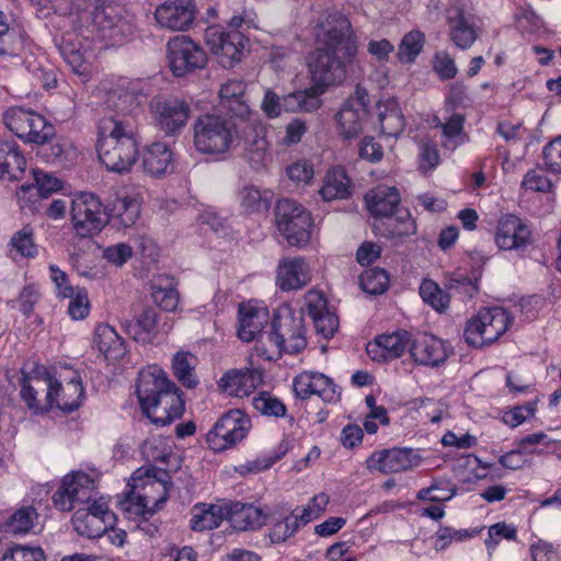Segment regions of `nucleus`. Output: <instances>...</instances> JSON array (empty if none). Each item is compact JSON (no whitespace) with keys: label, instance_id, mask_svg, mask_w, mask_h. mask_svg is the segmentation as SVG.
Returning a JSON list of instances; mask_svg holds the SVG:
<instances>
[{"label":"nucleus","instance_id":"f257e3e1","mask_svg":"<svg viewBox=\"0 0 561 561\" xmlns=\"http://www.w3.org/2000/svg\"><path fill=\"white\" fill-rule=\"evenodd\" d=\"M316 48L309 70L313 85L282 96L284 112H312L320 107V95L329 85L345 81L352 71L358 41L351 21L340 12H327L314 27Z\"/></svg>","mask_w":561,"mask_h":561},{"label":"nucleus","instance_id":"f03ea898","mask_svg":"<svg viewBox=\"0 0 561 561\" xmlns=\"http://www.w3.org/2000/svg\"><path fill=\"white\" fill-rule=\"evenodd\" d=\"M265 129H255L242 121L219 114H203L193 124V144L205 154H220L232 146H243L242 157L253 170H262L271 161Z\"/></svg>","mask_w":561,"mask_h":561},{"label":"nucleus","instance_id":"7ed1b4c3","mask_svg":"<svg viewBox=\"0 0 561 561\" xmlns=\"http://www.w3.org/2000/svg\"><path fill=\"white\" fill-rule=\"evenodd\" d=\"M133 117L101 118L98 126L96 151L99 160L111 172H130L139 158Z\"/></svg>","mask_w":561,"mask_h":561},{"label":"nucleus","instance_id":"20e7f679","mask_svg":"<svg viewBox=\"0 0 561 561\" xmlns=\"http://www.w3.org/2000/svg\"><path fill=\"white\" fill-rule=\"evenodd\" d=\"M136 393L141 410L157 425L171 424L183 415L182 392L161 368L140 371Z\"/></svg>","mask_w":561,"mask_h":561},{"label":"nucleus","instance_id":"39448f33","mask_svg":"<svg viewBox=\"0 0 561 561\" xmlns=\"http://www.w3.org/2000/svg\"><path fill=\"white\" fill-rule=\"evenodd\" d=\"M77 12L88 11L92 23L99 30L103 39L114 45L123 44L131 38L136 32L135 15L123 7L106 2L105 0H68Z\"/></svg>","mask_w":561,"mask_h":561},{"label":"nucleus","instance_id":"423d86ee","mask_svg":"<svg viewBox=\"0 0 561 561\" xmlns=\"http://www.w3.org/2000/svg\"><path fill=\"white\" fill-rule=\"evenodd\" d=\"M157 473L158 470L150 467H141L133 473L128 483L131 491L123 503L127 512L148 518L161 508L168 499V489L163 480L168 473L159 471L161 477L152 480V476L156 478Z\"/></svg>","mask_w":561,"mask_h":561},{"label":"nucleus","instance_id":"0eeeda50","mask_svg":"<svg viewBox=\"0 0 561 561\" xmlns=\"http://www.w3.org/2000/svg\"><path fill=\"white\" fill-rule=\"evenodd\" d=\"M267 342L278 352L296 354L307 346L306 328L302 311L295 312L289 307H283L275 313Z\"/></svg>","mask_w":561,"mask_h":561},{"label":"nucleus","instance_id":"6e6552de","mask_svg":"<svg viewBox=\"0 0 561 561\" xmlns=\"http://www.w3.org/2000/svg\"><path fill=\"white\" fill-rule=\"evenodd\" d=\"M512 322L513 317L502 307L482 309L467 321L463 339L468 345L482 347L497 341Z\"/></svg>","mask_w":561,"mask_h":561},{"label":"nucleus","instance_id":"1a4fd4ad","mask_svg":"<svg viewBox=\"0 0 561 561\" xmlns=\"http://www.w3.org/2000/svg\"><path fill=\"white\" fill-rule=\"evenodd\" d=\"M21 398L27 408L35 414L44 413L54 407L55 392L59 388V381L53 379L44 365L35 364L27 371L21 369Z\"/></svg>","mask_w":561,"mask_h":561},{"label":"nucleus","instance_id":"9d476101","mask_svg":"<svg viewBox=\"0 0 561 561\" xmlns=\"http://www.w3.org/2000/svg\"><path fill=\"white\" fill-rule=\"evenodd\" d=\"M276 225L290 245L301 247L310 240L311 214L296 201L283 198L275 209Z\"/></svg>","mask_w":561,"mask_h":561},{"label":"nucleus","instance_id":"9b49d317","mask_svg":"<svg viewBox=\"0 0 561 561\" xmlns=\"http://www.w3.org/2000/svg\"><path fill=\"white\" fill-rule=\"evenodd\" d=\"M96 479L83 471H71L62 478L61 484L53 495L56 508L70 512L80 504H89L96 497Z\"/></svg>","mask_w":561,"mask_h":561},{"label":"nucleus","instance_id":"f8f14e48","mask_svg":"<svg viewBox=\"0 0 561 561\" xmlns=\"http://www.w3.org/2000/svg\"><path fill=\"white\" fill-rule=\"evenodd\" d=\"M70 215L75 231L83 238L99 233L108 222L100 198L92 193H81L72 198Z\"/></svg>","mask_w":561,"mask_h":561},{"label":"nucleus","instance_id":"ddd939ff","mask_svg":"<svg viewBox=\"0 0 561 561\" xmlns=\"http://www.w3.org/2000/svg\"><path fill=\"white\" fill-rule=\"evenodd\" d=\"M250 428V419L238 409L225 413L206 435V443L215 451H222L241 442Z\"/></svg>","mask_w":561,"mask_h":561},{"label":"nucleus","instance_id":"4468645a","mask_svg":"<svg viewBox=\"0 0 561 561\" xmlns=\"http://www.w3.org/2000/svg\"><path fill=\"white\" fill-rule=\"evenodd\" d=\"M168 60L171 72L175 77H183L207 64V55L188 36L179 35L168 42Z\"/></svg>","mask_w":561,"mask_h":561},{"label":"nucleus","instance_id":"2eb2a0df","mask_svg":"<svg viewBox=\"0 0 561 561\" xmlns=\"http://www.w3.org/2000/svg\"><path fill=\"white\" fill-rule=\"evenodd\" d=\"M244 42L245 38L241 33L227 32L218 25L208 26L205 31V43L224 68H231L241 60Z\"/></svg>","mask_w":561,"mask_h":561},{"label":"nucleus","instance_id":"dca6fc26","mask_svg":"<svg viewBox=\"0 0 561 561\" xmlns=\"http://www.w3.org/2000/svg\"><path fill=\"white\" fill-rule=\"evenodd\" d=\"M146 100L141 81H123L110 91L106 107L110 111L102 118L133 117Z\"/></svg>","mask_w":561,"mask_h":561},{"label":"nucleus","instance_id":"f3484780","mask_svg":"<svg viewBox=\"0 0 561 561\" xmlns=\"http://www.w3.org/2000/svg\"><path fill=\"white\" fill-rule=\"evenodd\" d=\"M219 106L233 121H242L254 125L255 129H265L252 113L245 100V84L240 80H229L219 90Z\"/></svg>","mask_w":561,"mask_h":561},{"label":"nucleus","instance_id":"a211bd4d","mask_svg":"<svg viewBox=\"0 0 561 561\" xmlns=\"http://www.w3.org/2000/svg\"><path fill=\"white\" fill-rule=\"evenodd\" d=\"M494 240L500 250L520 251L530 244L531 231L520 218L505 215L499 220Z\"/></svg>","mask_w":561,"mask_h":561},{"label":"nucleus","instance_id":"6ab92c4d","mask_svg":"<svg viewBox=\"0 0 561 561\" xmlns=\"http://www.w3.org/2000/svg\"><path fill=\"white\" fill-rule=\"evenodd\" d=\"M293 388L296 397L307 400L316 394L324 402L337 401L340 393L331 378L317 371H304L295 377Z\"/></svg>","mask_w":561,"mask_h":561},{"label":"nucleus","instance_id":"aec40b11","mask_svg":"<svg viewBox=\"0 0 561 561\" xmlns=\"http://www.w3.org/2000/svg\"><path fill=\"white\" fill-rule=\"evenodd\" d=\"M193 0H167L156 10L157 22L172 31H185L195 20Z\"/></svg>","mask_w":561,"mask_h":561},{"label":"nucleus","instance_id":"412c9836","mask_svg":"<svg viewBox=\"0 0 561 561\" xmlns=\"http://www.w3.org/2000/svg\"><path fill=\"white\" fill-rule=\"evenodd\" d=\"M419 465V457L409 448H392L374 453L367 459L369 469L383 473L407 471Z\"/></svg>","mask_w":561,"mask_h":561},{"label":"nucleus","instance_id":"4be33fe9","mask_svg":"<svg viewBox=\"0 0 561 561\" xmlns=\"http://www.w3.org/2000/svg\"><path fill=\"white\" fill-rule=\"evenodd\" d=\"M159 127L167 135L180 131L191 114V106L187 102L171 98L158 101L153 106Z\"/></svg>","mask_w":561,"mask_h":561},{"label":"nucleus","instance_id":"5701e85b","mask_svg":"<svg viewBox=\"0 0 561 561\" xmlns=\"http://www.w3.org/2000/svg\"><path fill=\"white\" fill-rule=\"evenodd\" d=\"M267 321L268 312L266 309L241 304L239 306L238 336L245 342L256 340L257 344H264L267 341L268 331H263V329Z\"/></svg>","mask_w":561,"mask_h":561},{"label":"nucleus","instance_id":"b1692460","mask_svg":"<svg viewBox=\"0 0 561 561\" xmlns=\"http://www.w3.org/2000/svg\"><path fill=\"white\" fill-rule=\"evenodd\" d=\"M368 211L376 221L386 220L401 210V196L397 187L378 185L365 195Z\"/></svg>","mask_w":561,"mask_h":561},{"label":"nucleus","instance_id":"393cba45","mask_svg":"<svg viewBox=\"0 0 561 561\" xmlns=\"http://www.w3.org/2000/svg\"><path fill=\"white\" fill-rule=\"evenodd\" d=\"M311 280L309 264L302 257H286L277 266L276 284L283 291L298 290Z\"/></svg>","mask_w":561,"mask_h":561},{"label":"nucleus","instance_id":"a878e982","mask_svg":"<svg viewBox=\"0 0 561 561\" xmlns=\"http://www.w3.org/2000/svg\"><path fill=\"white\" fill-rule=\"evenodd\" d=\"M410 354L415 363L425 366H438L447 357L445 343L432 334L417 333L411 341Z\"/></svg>","mask_w":561,"mask_h":561},{"label":"nucleus","instance_id":"bb28decb","mask_svg":"<svg viewBox=\"0 0 561 561\" xmlns=\"http://www.w3.org/2000/svg\"><path fill=\"white\" fill-rule=\"evenodd\" d=\"M450 41L460 49H468L478 38V28L471 14L455 7L447 12Z\"/></svg>","mask_w":561,"mask_h":561},{"label":"nucleus","instance_id":"cd10ccee","mask_svg":"<svg viewBox=\"0 0 561 561\" xmlns=\"http://www.w3.org/2000/svg\"><path fill=\"white\" fill-rule=\"evenodd\" d=\"M411 341V335L405 330L381 334L373 343H368L367 353L376 359L380 351L379 357L383 360L394 359L403 355Z\"/></svg>","mask_w":561,"mask_h":561},{"label":"nucleus","instance_id":"c85d7f7f","mask_svg":"<svg viewBox=\"0 0 561 561\" xmlns=\"http://www.w3.org/2000/svg\"><path fill=\"white\" fill-rule=\"evenodd\" d=\"M373 229L378 236L402 242L416 232V225L408 209L402 208L386 220L375 221Z\"/></svg>","mask_w":561,"mask_h":561},{"label":"nucleus","instance_id":"c756f323","mask_svg":"<svg viewBox=\"0 0 561 561\" xmlns=\"http://www.w3.org/2000/svg\"><path fill=\"white\" fill-rule=\"evenodd\" d=\"M159 313L156 308L147 307L131 320L123 323L125 333L141 343H151L158 333Z\"/></svg>","mask_w":561,"mask_h":561},{"label":"nucleus","instance_id":"7c9ffc66","mask_svg":"<svg viewBox=\"0 0 561 561\" xmlns=\"http://www.w3.org/2000/svg\"><path fill=\"white\" fill-rule=\"evenodd\" d=\"M262 381L256 369L230 370L220 379V387L229 396L243 398L252 393Z\"/></svg>","mask_w":561,"mask_h":561},{"label":"nucleus","instance_id":"2f4dec72","mask_svg":"<svg viewBox=\"0 0 561 561\" xmlns=\"http://www.w3.org/2000/svg\"><path fill=\"white\" fill-rule=\"evenodd\" d=\"M227 519L234 529L244 531L265 525L267 515L253 504L236 502L227 505Z\"/></svg>","mask_w":561,"mask_h":561},{"label":"nucleus","instance_id":"473e14b6","mask_svg":"<svg viewBox=\"0 0 561 561\" xmlns=\"http://www.w3.org/2000/svg\"><path fill=\"white\" fill-rule=\"evenodd\" d=\"M319 194L324 202L347 199L352 195V181L346 171L334 167L327 171Z\"/></svg>","mask_w":561,"mask_h":561},{"label":"nucleus","instance_id":"72a5a7b5","mask_svg":"<svg viewBox=\"0 0 561 561\" xmlns=\"http://www.w3.org/2000/svg\"><path fill=\"white\" fill-rule=\"evenodd\" d=\"M26 167V160L15 141L0 140V179L19 180Z\"/></svg>","mask_w":561,"mask_h":561},{"label":"nucleus","instance_id":"f704fd0d","mask_svg":"<svg viewBox=\"0 0 561 561\" xmlns=\"http://www.w3.org/2000/svg\"><path fill=\"white\" fill-rule=\"evenodd\" d=\"M93 343L106 359L117 360L126 354L124 340L108 324H99L95 328Z\"/></svg>","mask_w":561,"mask_h":561},{"label":"nucleus","instance_id":"c9c22d12","mask_svg":"<svg viewBox=\"0 0 561 561\" xmlns=\"http://www.w3.org/2000/svg\"><path fill=\"white\" fill-rule=\"evenodd\" d=\"M378 121L382 135L387 137L397 138L405 127L404 115L393 99L378 103Z\"/></svg>","mask_w":561,"mask_h":561},{"label":"nucleus","instance_id":"e433bc0d","mask_svg":"<svg viewBox=\"0 0 561 561\" xmlns=\"http://www.w3.org/2000/svg\"><path fill=\"white\" fill-rule=\"evenodd\" d=\"M41 122L42 115L23 107H11L4 114L5 126L22 140L30 136V127L39 126Z\"/></svg>","mask_w":561,"mask_h":561},{"label":"nucleus","instance_id":"4c0bfd02","mask_svg":"<svg viewBox=\"0 0 561 561\" xmlns=\"http://www.w3.org/2000/svg\"><path fill=\"white\" fill-rule=\"evenodd\" d=\"M83 397L84 389L81 379L75 373L65 387L59 382V388L55 392L54 407L65 412H72L81 405Z\"/></svg>","mask_w":561,"mask_h":561},{"label":"nucleus","instance_id":"58836bf2","mask_svg":"<svg viewBox=\"0 0 561 561\" xmlns=\"http://www.w3.org/2000/svg\"><path fill=\"white\" fill-rule=\"evenodd\" d=\"M171 161L172 153L170 148L163 142H154L146 149L142 165L150 175L160 176L168 172Z\"/></svg>","mask_w":561,"mask_h":561},{"label":"nucleus","instance_id":"ea45409f","mask_svg":"<svg viewBox=\"0 0 561 561\" xmlns=\"http://www.w3.org/2000/svg\"><path fill=\"white\" fill-rule=\"evenodd\" d=\"M307 524L308 518H304L295 508L290 510L285 516L279 514V518L270 528L268 537L273 543L284 542Z\"/></svg>","mask_w":561,"mask_h":561},{"label":"nucleus","instance_id":"a19ab883","mask_svg":"<svg viewBox=\"0 0 561 561\" xmlns=\"http://www.w3.org/2000/svg\"><path fill=\"white\" fill-rule=\"evenodd\" d=\"M197 357L190 352L179 351L172 358V373L184 387L192 389L198 383L195 375Z\"/></svg>","mask_w":561,"mask_h":561},{"label":"nucleus","instance_id":"79ce46f5","mask_svg":"<svg viewBox=\"0 0 561 561\" xmlns=\"http://www.w3.org/2000/svg\"><path fill=\"white\" fill-rule=\"evenodd\" d=\"M140 206L135 198H117L111 209L108 221L116 228H129L138 219Z\"/></svg>","mask_w":561,"mask_h":561},{"label":"nucleus","instance_id":"37998d69","mask_svg":"<svg viewBox=\"0 0 561 561\" xmlns=\"http://www.w3.org/2000/svg\"><path fill=\"white\" fill-rule=\"evenodd\" d=\"M225 518L227 519V505L195 506L191 527L195 531L210 530L219 527Z\"/></svg>","mask_w":561,"mask_h":561},{"label":"nucleus","instance_id":"c03bdc74","mask_svg":"<svg viewBox=\"0 0 561 561\" xmlns=\"http://www.w3.org/2000/svg\"><path fill=\"white\" fill-rule=\"evenodd\" d=\"M368 115V112L359 111L344 103L336 114L341 134L347 139L357 137L363 131Z\"/></svg>","mask_w":561,"mask_h":561},{"label":"nucleus","instance_id":"a18cd8bd","mask_svg":"<svg viewBox=\"0 0 561 561\" xmlns=\"http://www.w3.org/2000/svg\"><path fill=\"white\" fill-rule=\"evenodd\" d=\"M37 518L38 513L32 505L22 506L2 524V529L4 533L13 535L28 534L34 528Z\"/></svg>","mask_w":561,"mask_h":561},{"label":"nucleus","instance_id":"49530a36","mask_svg":"<svg viewBox=\"0 0 561 561\" xmlns=\"http://www.w3.org/2000/svg\"><path fill=\"white\" fill-rule=\"evenodd\" d=\"M72 525L78 535L87 538L101 537L107 528L103 520L80 508L76 510L72 516Z\"/></svg>","mask_w":561,"mask_h":561},{"label":"nucleus","instance_id":"de8ad7c7","mask_svg":"<svg viewBox=\"0 0 561 561\" xmlns=\"http://www.w3.org/2000/svg\"><path fill=\"white\" fill-rule=\"evenodd\" d=\"M482 274L481 267L472 270V277H467L462 274H455L450 276L445 286L451 295H460L465 298H472L478 293V280Z\"/></svg>","mask_w":561,"mask_h":561},{"label":"nucleus","instance_id":"09e8293b","mask_svg":"<svg viewBox=\"0 0 561 561\" xmlns=\"http://www.w3.org/2000/svg\"><path fill=\"white\" fill-rule=\"evenodd\" d=\"M10 251L23 257H35L38 253L37 244L34 241V229L25 225L13 233L9 242Z\"/></svg>","mask_w":561,"mask_h":561},{"label":"nucleus","instance_id":"8fccbe9b","mask_svg":"<svg viewBox=\"0 0 561 561\" xmlns=\"http://www.w3.org/2000/svg\"><path fill=\"white\" fill-rule=\"evenodd\" d=\"M465 117L461 114H453L446 123L440 124L444 137L443 146L449 149H455L466 141L463 134Z\"/></svg>","mask_w":561,"mask_h":561},{"label":"nucleus","instance_id":"3c124183","mask_svg":"<svg viewBox=\"0 0 561 561\" xmlns=\"http://www.w3.org/2000/svg\"><path fill=\"white\" fill-rule=\"evenodd\" d=\"M420 296L423 301L432 306L436 311L444 312L449 306V294L443 289L432 279H424L420 285Z\"/></svg>","mask_w":561,"mask_h":561},{"label":"nucleus","instance_id":"603ef678","mask_svg":"<svg viewBox=\"0 0 561 561\" xmlns=\"http://www.w3.org/2000/svg\"><path fill=\"white\" fill-rule=\"evenodd\" d=\"M424 45V35L419 31L405 34L398 48V59L410 64L415 60Z\"/></svg>","mask_w":561,"mask_h":561},{"label":"nucleus","instance_id":"864d4df0","mask_svg":"<svg viewBox=\"0 0 561 561\" xmlns=\"http://www.w3.org/2000/svg\"><path fill=\"white\" fill-rule=\"evenodd\" d=\"M389 276L382 268H373L360 276V286L365 293L380 295L388 289Z\"/></svg>","mask_w":561,"mask_h":561},{"label":"nucleus","instance_id":"5fc2aeb1","mask_svg":"<svg viewBox=\"0 0 561 561\" xmlns=\"http://www.w3.org/2000/svg\"><path fill=\"white\" fill-rule=\"evenodd\" d=\"M254 409L263 415L283 417L287 412L286 405L268 392H261L252 400Z\"/></svg>","mask_w":561,"mask_h":561},{"label":"nucleus","instance_id":"6e6d98bb","mask_svg":"<svg viewBox=\"0 0 561 561\" xmlns=\"http://www.w3.org/2000/svg\"><path fill=\"white\" fill-rule=\"evenodd\" d=\"M39 146L41 156L50 163L61 162L67 158L71 150L70 141L64 138H55L54 140L51 139L45 145Z\"/></svg>","mask_w":561,"mask_h":561},{"label":"nucleus","instance_id":"4d7b16f0","mask_svg":"<svg viewBox=\"0 0 561 561\" xmlns=\"http://www.w3.org/2000/svg\"><path fill=\"white\" fill-rule=\"evenodd\" d=\"M59 51L73 72L81 75L85 71L84 56L75 44L64 39Z\"/></svg>","mask_w":561,"mask_h":561},{"label":"nucleus","instance_id":"13d9d810","mask_svg":"<svg viewBox=\"0 0 561 561\" xmlns=\"http://www.w3.org/2000/svg\"><path fill=\"white\" fill-rule=\"evenodd\" d=\"M1 561H45V554L39 547H12Z\"/></svg>","mask_w":561,"mask_h":561},{"label":"nucleus","instance_id":"bf43d9fd","mask_svg":"<svg viewBox=\"0 0 561 561\" xmlns=\"http://www.w3.org/2000/svg\"><path fill=\"white\" fill-rule=\"evenodd\" d=\"M153 301L163 310L174 311L179 305V293L170 285L169 287L153 286Z\"/></svg>","mask_w":561,"mask_h":561},{"label":"nucleus","instance_id":"052dcab7","mask_svg":"<svg viewBox=\"0 0 561 561\" xmlns=\"http://www.w3.org/2000/svg\"><path fill=\"white\" fill-rule=\"evenodd\" d=\"M242 206L247 211H262L270 207L268 197L254 187H247L242 192Z\"/></svg>","mask_w":561,"mask_h":561},{"label":"nucleus","instance_id":"680f3d73","mask_svg":"<svg viewBox=\"0 0 561 561\" xmlns=\"http://www.w3.org/2000/svg\"><path fill=\"white\" fill-rule=\"evenodd\" d=\"M545 164L554 173H561V135L545 146Z\"/></svg>","mask_w":561,"mask_h":561},{"label":"nucleus","instance_id":"e2e57ef3","mask_svg":"<svg viewBox=\"0 0 561 561\" xmlns=\"http://www.w3.org/2000/svg\"><path fill=\"white\" fill-rule=\"evenodd\" d=\"M328 504L329 496L325 493H319L310 500L307 506H297L295 510L299 515H304V518H308V523H310L312 519L318 518L321 513L325 511Z\"/></svg>","mask_w":561,"mask_h":561},{"label":"nucleus","instance_id":"0e129e2a","mask_svg":"<svg viewBox=\"0 0 561 561\" xmlns=\"http://www.w3.org/2000/svg\"><path fill=\"white\" fill-rule=\"evenodd\" d=\"M523 186L525 190L533 192H548L552 183L542 170H530L528 171L523 180Z\"/></svg>","mask_w":561,"mask_h":561},{"label":"nucleus","instance_id":"69168bd1","mask_svg":"<svg viewBox=\"0 0 561 561\" xmlns=\"http://www.w3.org/2000/svg\"><path fill=\"white\" fill-rule=\"evenodd\" d=\"M41 123L42 124L39 126L31 127L32 130L30 136L25 137L23 141L36 145H45L55 138V126L50 124L44 116H42Z\"/></svg>","mask_w":561,"mask_h":561},{"label":"nucleus","instance_id":"338daca9","mask_svg":"<svg viewBox=\"0 0 561 561\" xmlns=\"http://www.w3.org/2000/svg\"><path fill=\"white\" fill-rule=\"evenodd\" d=\"M133 255V248L126 243L110 245L103 250V257L116 265H124Z\"/></svg>","mask_w":561,"mask_h":561},{"label":"nucleus","instance_id":"774afa93","mask_svg":"<svg viewBox=\"0 0 561 561\" xmlns=\"http://www.w3.org/2000/svg\"><path fill=\"white\" fill-rule=\"evenodd\" d=\"M90 304L88 294L84 289H80L70 298L68 313L75 320L84 319L89 314Z\"/></svg>","mask_w":561,"mask_h":561}]
</instances>
